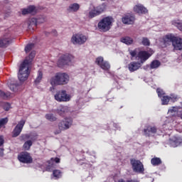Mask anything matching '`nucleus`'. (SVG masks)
Returning a JSON list of instances; mask_svg holds the SVG:
<instances>
[{
	"label": "nucleus",
	"mask_w": 182,
	"mask_h": 182,
	"mask_svg": "<svg viewBox=\"0 0 182 182\" xmlns=\"http://www.w3.org/2000/svg\"><path fill=\"white\" fill-rule=\"evenodd\" d=\"M46 21V18L43 16H39L38 18H33L30 21L31 25H33V26H36L38 23H43V22Z\"/></svg>",
	"instance_id": "nucleus-20"
},
{
	"label": "nucleus",
	"mask_w": 182,
	"mask_h": 182,
	"mask_svg": "<svg viewBox=\"0 0 182 182\" xmlns=\"http://www.w3.org/2000/svg\"><path fill=\"white\" fill-rule=\"evenodd\" d=\"M70 41L73 45H83L87 41V36L82 33H75L73 35Z\"/></svg>",
	"instance_id": "nucleus-7"
},
{
	"label": "nucleus",
	"mask_w": 182,
	"mask_h": 182,
	"mask_svg": "<svg viewBox=\"0 0 182 182\" xmlns=\"http://www.w3.org/2000/svg\"><path fill=\"white\" fill-rule=\"evenodd\" d=\"M140 68H141V64L140 62L132 61L128 65V69L131 73L139 70Z\"/></svg>",
	"instance_id": "nucleus-18"
},
{
	"label": "nucleus",
	"mask_w": 182,
	"mask_h": 182,
	"mask_svg": "<svg viewBox=\"0 0 182 182\" xmlns=\"http://www.w3.org/2000/svg\"><path fill=\"white\" fill-rule=\"evenodd\" d=\"M154 179L152 180V182H154Z\"/></svg>",
	"instance_id": "nucleus-53"
},
{
	"label": "nucleus",
	"mask_w": 182,
	"mask_h": 182,
	"mask_svg": "<svg viewBox=\"0 0 182 182\" xmlns=\"http://www.w3.org/2000/svg\"><path fill=\"white\" fill-rule=\"evenodd\" d=\"M33 144V142L31 140L26 141L23 145V149L25 150H30L31 146Z\"/></svg>",
	"instance_id": "nucleus-32"
},
{
	"label": "nucleus",
	"mask_w": 182,
	"mask_h": 182,
	"mask_svg": "<svg viewBox=\"0 0 182 182\" xmlns=\"http://www.w3.org/2000/svg\"><path fill=\"white\" fill-rule=\"evenodd\" d=\"M28 14H36V7L35 6H29L27 9L22 10L23 15H28Z\"/></svg>",
	"instance_id": "nucleus-24"
},
{
	"label": "nucleus",
	"mask_w": 182,
	"mask_h": 182,
	"mask_svg": "<svg viewBox=\"0 0 182 182\" xmlns=\"http://www.w3.org/2000/svg\"><path fill=\"white\" fill-rule=\"evenodd\" d=\"M169 100H171L172 102H176V100H177V95H171L169 97Z\"/></svg>",
	"instance_id": "nucleus-45"
},
{
	"label": "nucleus",
	"mask_w": 182,
	"mask_h": 182,
	"mask_svg": "<svg viewBox=\"0 0 182 182\" xmlns=\"http://www.w3.org/2000/svg\"><path fill=\"white\" fill-rule=\"evenodd\" d=\"M18 159L21 163H24L25 164H31L33 159L31 156V154L28 152H21L18 156Z\"/></svg>",
	"instance_id": "nucleus-10"
},
{
	"label": "nucleus",
	"mask_w": 182,
	"mask_h": 182,
	"mask_svg": "<svg viewBox=\"0 0 182 182\" xmlns=\"http://www.w3.org/2000/svg\"><path fill=\"white\" fill-rule=\"evenodd\" d=\"M127 182H139L137 180H129Z\"/></svg>",
	"instance_id": "nucleus-50"
},
{
	"label": "nucleus",
	"mask_w": 182,
	"mask_h": 182,
	"mask_svg": "<svg viewBox=\"0 0 182 182\" xmlns=\"http://www.w3.org/2000/svg\"><path fill=\"white\" fill-rule=\"evenodd\" d=\"M35 52H31L29 56L21 65L18 74L20 82H25L29 77V67L31 66V63H32L33 58H35Z\"/></svg>",
	"instance_id": "nucleus-1"
},
{
	"label": "nucleus",
	"mask_w": 182,
	"mask_h": 182,
	"mask_svg": "<svg viewBox=\"0 0 182 182\" xmlns=\"http://www.w3.org/2000/svg\"><path fill=\"white\" fill-rule=\"evenodd\" d=\"M134 12H136V14H147V9L144 7L141 4H136L134 7Z\"/></svg>",
	"instance_id": "nucleus-23"
},
{
	"label": "nucleus",
	"mask_w": 182,
	"mask_h": 182,
	"mask_svg": "<svg viewBox=\"0 0 182 182\" xmlns=\"http://www.w3.org/2000/svg\"><path fill=\"white\" fill-rule=\"evenodd\" d=\"M106 8H107V6L105 3H102V4L97 6H95V9L97 10V14H99L100 15L101 14H103V12H105V11H106Z\"/></svg>",
	"instance_id": "nucleus-26"
},
{
	"label": "nucleus",
	"mask_w": 182,
	"mask_h": 182,
	"mask_svg": "<svg viewBox=\"0 0 182 182\" xmlns=\"http://www.w3.org/2000/svg\"><path fill=\"white\" fill-rule=\"evenodd\" d=\"M95 63H97L101 69H103V70H109V69H110V64L109 62L105 61L103 57L97 58Z\"/></svg>",
	"instance_id": "nucleus-12"
},
{
	"label": "nucleus",
	"mask_w": 182,
	"mask_h": 182,
	"mask_svg": "<svg viewBox=\"0 0 182 182\" xmlns=\"http://www.w3.org/2000/svg\"><path fill=\"white\" fill-rule=\"evenodd\" d=\"M3 107H4V110H6V112H8L9 110V109H11V104L6 102L4 104Z\"/></svg>",
	"instance_id": "nucleus-43"
},
{
	"label": "nucleus",
	"mask_w": 182,
	"mask_h": 182,
	"mask_svg": "<svg viewBox=\"0 0 182 182\" xmlns=\"http://www.w3.org/2000/svg\"><path fill=\"white\" fill-rule=\"evenodd\" d=\"M160 61L155 60L151 63L150 68L151 69H157L160 66Z\"/></svg>",
	"instance_id": "nucleus-33"
},
{
	"label": "nucleus",
	"mask_w": 182,
	"mask_h": 182,
	"mask_svg": "<svg viewBox=\"0 0 182 182\" xmlns=\"http://www.w3.org/2000/svg\"><path fill=\"white\" fill-rule=\"evenodd\" d=\"M129 53L132 58H136V56H137V49L130 50Z\"/></svg>",
	"instance_id": "nucleus-44"
},
{
	"label": "nucleus",
	"mask_w": 182,
	"mask_h": 182,
	"mask_svg": "<svg viewBox=\"0 0 182 182\" xmlns=\"http://www.w3.org/2000/svg\"><path fill=\"white\" fill-rule=\"evenodd\" d=\"M142 45H144V46H149L150 45V41H149V38L146 37L142 38Z\"/></svg>",
	"instance_id": "nucleus-40"
},
{
	"label": "nucleus",
	"mask_w": 182,
	"mask_h": 182,
	"mask_svg": "<svg viewBox=\"0 0 182 182\" xmlns=\"http://www.w3.org/2000/svg\"><path fill=\"white\" fill-rule=\"evenodd\" d=\"M169 144L171 147H178V146H182V137L178 136H174L169 139Z\"/></svg>",
	"instance_id": "nucleus-15"
},
{
	"label": "nucleus",
	"mask_w": 182,
	"mask_h": 182,
	"mask_svg": "<svg viewBox=\"0 0 182 182\" xmlns=\"http://www.w3.org/2000/svg\"><path fill=\"white\" fill-rule=\"evenodd\" d=\"M172 25L173 26H176L178 31H181L182 32V21L180 20H173L172 21Z\"/></svg>",
	"instance_id": "nucleus-28"
},
{
	"label": "nucleus",
	"mask_w": 182,
	"mask_h": 182,
	"mask_svg": "<svg viewBox=\"0 0 182 182\" xmlns=\"http://www.w3.org/2000/svg\"><path fill=\"white\" fill-rule=\"evenodd\" d=\"M101 1H106V0H101Z\"/></svg>",
	"instance_id": "nucleus-54"
},
{
	"label": "nucleus",
	"mask_w": 182,
	"mask_h": 182,
	"mask_svg": "<svg viewBox=\"0 0 182 182\" xmlns=\"http://www.w3.org/2000/svg\"><path fill=\"white\" fill-rule=\"evenodd\" d=\"M75 57L72 54H64L61 55L58 61L59 68L63 66H70L73 63Z\"/></svg>",
	"instance_id": "nucleus-4"
},
{
	"label": "nucleus",
	"mask_w": 182,
	"mask_h": 182,
	"mask_svg": "<svg viewBox=\"0 0 182 182\" xmlns=\"http://www.w3.org/2000/svg\"><path fill=\"white\" fill-rule=\"evenodd\" d=\"M8 123V118H2L0 119V129L4 126V124H6Z\"/></svg>",
	"instance_id": "nucleus-42"
},
{
	"label": "nucleus",
	"mask_w": 182,
	"mask_h": 182,
	"mask_svg": "<svg viewBox=\"0 0 182 182\" xmlns=\"http://www.w3.org/2000/svg\"><path fill=\"white\" fill-rule=\"evenodd\" d=\"M5 140L4 139V136H0V146H2Z\"/></svg>",
	"instance_id": "nucleus-46"
},
{
	"label": "nucleus",
	"mask_w": 182,
	"mask_h": 182,
	"mask_svg": "<svg viewBox=\"0 0 182 182\" xmlns=\"http://www.w3.org/2000/svg\"><path fill=\"white\" fill-rule=\"evenodd\" d=\"M114 126H117V124H114Z\"/></svg>",
	"instance_id": "nucleus-52"
},
{
	"label": "nucleus",
	"mask_w": 182,
	"mask_h": 182,
	"mask_svg": "<svg viewBox=\"0 0 182 182\" xmlns=\"http://www.w3.org/2000/svg\"><path fill=\"white\" fill-rule=\"evenodd\" d=\"M21 140H28L30 139V140L33 143V141L38 139V134L36 133L22 134L21 136Z\"/></svg>",
	"instance_id": "nucleus-19"
},
{
	"label": "nucleus",
	"mask_w": 182,
	"mask_h": 182,
	"mask_svg": "<svg viewBox=\"0 0 182 182\" xmlns=\"http://www.w3.org/2000/svg\"><path fill=\"white\" fill-rule=\"evenodd\" d=\"M52 86H60L69 83V75L65 73H58L50 80Z\"/></svg>",
	"instance_id": "nucleus-2"
},
{
	"label": "nucleus",
	"mask_w": 182,
	"mask_h": 182,
	"mask_svg": "<svg viewBox=\"0 0 182 182\" xmlns=\"http://www.w3.org/2000/svg\"><path fill=\"white\" fill-rule=\"evenodd\" d=\"M0 156L2 157L4 156V149L0 148Z\"/></svg>",
	"instance_id": "nucleus-49"
},
{
	"label": "nucleus",
	"mask_w": 182,
	"mask_h": 182,
	"mask_svg": "<svg viewBox=\"0 0 182 182\" xmlns=\"http://www.w3.org/2000/svg\"><path fill=\"white\" fill-rule=\"evenodd\" d=\"M116 182H126V181H124L123 179H119L118 181H116Z\"/></svg>",
	"instance_id": "nucleus-51"
},
{
	"label": "nucleus",
	"mask_w": 182,
	"mask_h": 182,
	"mask_svg": "<svg viewBox=\"0 0 182 182\" xmlns=\"http://www.w3.org/2000/svg\"><path fill=\"white\" fill-rule=\"evenodd\" d=\"M51 33L54 36H58V31H56V30H52Z\"/></svg>",
	"instance_id": "nucleus-48"
},
{
	"label": "nucleus",
	"mask_w": 182,
	"mask_h": 182,
	"mask_svg": "<svg viewBox=\"0 0 182 182\" xmlns=\"http://www.w3.org/2000/svg\"><path fill=\"white\" fill-rule=\"evenodd\" d=\"M179 112H181V109H180V107H171L168 110V114L170 117H180V113Z\"/></svg>",
	"instance_id": "nucleus-16"
},
{
	"label": "nucleus",
	"mask_w": 182,
	"mask_h": 182,
	"mask_svg": "<svg viewBox=\"0 0 182 182\" xmlns=\"http://www.w3.org/2000/svg\"><path fill=\"white\" fill-rule=\"evenodd\" d=\"M120 42H122V43H125V45L129 46V45H133V42H134V41L133 40V38L130 37H124L120 39Z\"/></svg>",
	"instance_id": "nucleus-27"
},
{
	"label": "nucleus",
	"mask_w": 182,
	"mask_h": 182,
	"mask_svg": "<svg viewBox=\"0 0 182 182\" xmlns=\"http://www.w3.org/2000/svg\"><path fill=\"white\" fill-rule=\"evenodd\" d=\"M144 133L145 136L149 137L151 134H156V133H157V128H156V127L149 126L146 129H144Z\"/></svg>",
	"instance_id": "nucleus-21"
},
{
	"label": "nucleus",
	"mask_w": 182,
	"mask_h": 182,
	"mask_svg": "<svg viewBox=\"0 0 182 182\" xmlns=\"http://www.w3.org/2000/svg\"><path fill=\"white\" fill-rule=\"evenodd\" d=\"M25 119H21V121L18 122V124L13 130V137H18V136L21 134V133L22 132V129H23V126H25Z\"/></svg>",
	"instance_id": "nucleus-11"
},
{
	"label": "nucleus",
	"mask_w": 182,
	"mask_h": 182,
	"mask_svg": "<svg viewBox=\"0 0 182 182\" xmlns=\"http://www.w3.org/2000/svg\"><path fill=\"white\" fill-rule=\"evenodd\" d=\"M131 164L132 166V170L135 173H143L144 171V166L141 161L136 159H132Z\"/></svg>",
	"instance_id": "nucleus-9"
},
{
	"label": "nucleus",
	"mask_w": 182,
	"mask_h": 182,
	"mask_svg": "<svg viewBox=\"0 0 182 182\" xmlns=\"http://www.w3.org/2000/svg\"><path fill=\"white\" fill-rule=\"evenodd\" d=\"M162 105H168V102H170L169 96H163L161 98Z\"/></svg>",
	"instance_id": "nucleus-37"
},
{
	"label": "nucleus",
	"mask_w": 182,
	"mask_h": 182,
	"mask_svg": "<svg viewBox=\"0 0 182 182\" xmlns=\"http://www.w3.org/2000/svg\"><path fill=\"white\" fill-rule=\"evenodd\" d=\"M33 46H34V44L33 43H30V44H28L26 48H25V52L26 53H29L30 50H32V49H33Z\"/></svg>",
	"instance_id": "nucleus-39"
},
{
	"label": "nucleus",
	"mask_w": 182,
	"mask_h": 182,
	"mask_svg": "<svg viewBox=\"0 0 182 182\" xmlns=\"http://www.w3.org/2000/svg\"><path fill=\"white\" fill-rule=\"evenodd\" d=\"M12 39L11 38V35L7 34L4 36L0 38V48H6L11 45Z\"/></svg>",
	"instance_id": "nucleus-13"
},
{
	"label": "nucleus",
	"mask_w": 182,
	"mask_h": 182,
	"mask_svg": "<svg viewBox=\"0 0 182 182\" xmlns=\"http://www.w3.org/2000/svg\"><path fill=\"white\" fill-rule=\"evenodd\" d=\"M69 107L61 105L57 109V113L59 116H64L66 113L70 112Z\"/></svg>",
	"instance_id": "nucleus-22"
},
{
	"label": "nucleus",
	"mask_w": 182,
	"mask_h": 182,
	"mask_svg": "<svg viewBox=\"0 0 182 182\" xmlns=\"http://www.w3.org/2000/svg\"><path fill=\"white\" fill-rule=\"evenodd\" d=\"M99 13H97V10L96 9V7L94 6L92 9H91L89 12V17L90 18H95L96 16H99Z\"/></svg>",
	"instance_id": "nucleus-29"
},
{
	"label": "nucleus",
	"mask_w": 182,
	"mask_h": 182,
	"mask_svg": "<svg viewBox=\"0 0 182 182\" xmlns=\"http://www.w3.org/2000/svg\"><path fill=\"white\" fill-rule=\"evenodd\" d=\"M43 76V74L42 73V71H38V76L35 80L36 85H38V83H41V80H42Z\"/></svg>",
	"instance_id": "nucleus-34"
},
{
	"label": "nucleus",
	"mask_w": 182,
	"mask_h": 182,
	"mask_svg": "<svg viewBox=\"0 0 182 182\" xmlns=\"http://www.w3.org/2000/svg\"><path fill=\"white\" fill-rule=\"evenodd\" d=\"M151 163L152 166H159V164H161V159L160 158H153L151 159Z\"/></svg>",
	"instance_id": "nucleus-30"
},
{
	"label": "nucleus",
	"mask_w": 182,
	"mask_h": 182,
	"mask_svg": "<svg viewBox=\"0 0 182 182\" xmlns=\"http://www.w3.org/2000/svg\"><path fill=\"white\" fill-rule=\"evenodd\" d=\"M46 119L50 122H56V117L53 114H46Z\"/></svg>",
	"instance_id": "nucleus-35"
},
{
	"label": "nucleus",
	"mask_w": 182,
	"mask_h": 182,
	"mask_svg": "<svg viewBox=\"0 0 182 182\" xmlns=\"http://www.w3.org/2000/svg\"><path fill=\"white\" fill-rule=\"evenodd\" d=\"M122 21L125 25H133L136 18L132 14H127L122 17Z\"/></svg>",
	"instance_id": "nucleus-17"
},
{
	"label": "nucleus",
	"mask_w": 182,
	"mask_h": 182,
	"mask_svg": "<svg viewBox=\"0 0 182 182\" xmlns=\"http://www.w3.org/2000/svg\"><path fill=\"white\" fill-rule=\"evenodd\" d=\"M152 53L150 54V53L147 52V51H139L138 55H137V58L138 59H140V64L143 65V63H144V62H146V60H147V59H149V58H150V56H151Z\"/></svg>",
	"instance_id": "nucleus-14"
},
{
	"label": "nucleus",
	"mask_w": 182,
	"mask_h": 182,
	"mask_svg": "<svg viewBox=\"0 0 182 182\" xmlns=\"http://www.w3.org/2000/svg\"><path fill=\"white\" fill-rule=\"evenodd\" d=\"M98 29L101 31V32H107V31L110 30V26H112V18L105 17L102 18L98 23Z\"/></svg>",
	"instance_id": "nucleus-5"
},
{
	"label": "nucleus",
	"mask_w": 182,
	"mask_h": 182,
	"mask_svg": "<svg viewBox=\"0 0 182 182\" xmlns=\"http://www.w3.org/2000/svg\"><path fill=\"white\" fill-rule=\"evenodd\" d=\"M9 96H11V93L10 92H4V91L0 90V97H2V99H8V97H9Z\"/></svg>",
	"instance_id": "nucleus-38"
},
{
	"label": "nucleus",
	"mask_w": 182,
	"mask_h": 182,
	"mask_svg": "<svg viewBox=\"0 0 182 182\" xmlns=\"http://www.w3.org/2000/svg\"><path fill=\"white\" fill-rule=\"evenodd\" d=\"M51 161H55V163H60V159L59 158H55V159L52 158Z\"/></svg>",
	"instance_id": "nucleus-47"
},
{
	"label": "nucleus",
	"mask_w": 182,
	"mask_h": 182,
	"mask_svg": "<svg viewBox=\"0 0 182 182\" xmlns=\"http://www.w3.org/2000/svg\"><path fill=\"white\" fill-rule=\"evenodd\" d=\"M165 45H168V43H172L175 50H182V38H177L173 34H168L162 38Z\"/></svg>",
	"instance_id": "nucleus-3"
},
{
	"label": "nucleus",
	"mask_w": 182,
	"mask_h": 182,
	"mask_svg": "<svg viewBox=\"0 0 182 182\" xmlns=\"http://www.w3.org/2000/svg\"><path fill=\"white\" fill-rule=\"evenodd\" d=\"M73 124V120H72V118H65L58 123V129L60 131L68 130V129H70Z\"/></svg>",
	"instance_id": "nucleus-8"
},
{
	"label": "nucleus",
	"mask_w": 182,
	"mask_h": 182,
	"mask_svg": "<svg viewBox=\"0 0 182 182\" xmlns=\"http://www.w3.org/2000/svg\"><path fill=\"white\" fill-rule=\"evenodd\" d=\"M156 93H158L159 97H163V96H165L164 95V91H163V90H161L160 88H158L156 90Z\"/></svg>",
	"instance_id": "nucleus-41"
},
{
	"label": "nucleus",
	"mask_w": 182,
	"mask_h": 182,
	"mask_svg": "<svg viewBox=\"0 0 182 182\" xmlns=\"http://www.w3.org/2000/svg\"><path fill=\"white\" fill-rule=\"evenodd\" d=\"M53 175L55 178H60V177H62V172L59 170H54L53 171Z\"/></svg>",
	"instance_id": "nucleus-36"
},
{
	"label": "nucleus",
	"mask_w": 182,
	"mask_h": 182,
	"mask_svg": "<svg viewBox=\"0 0 182 182\" xmlns=\"http://www.w3.org/2000/svg\"><path fill=\"white\" fill-rule=\"evenodd\" d=\"M8 85L10 90H11L12 92H18V87L19 86V85L12 82H9Z\"/></svg>",
	"instance_id": "nucleus-31"
},
{
	"label": "nucleus",
	"mask_w": 182,
	"mask_h": 182,
	"mask_svg": "<svg viewBox=\"0 0 182 182\" xmlns=\"http://www.w3.org/2000/svg\"><path fill=\"white\" fill-rule=\"evenodd\" d=\"M54 99L57 102H70L72 99V95L68 94L66 90H60L55 93L54 95Z\"/></svg>",
	"instance_id": "nucleus-6"
},
{
	"label": "nucleus",
	"mask_w": 182,
	"mask_h": 182,
	"mask_svg": "<svg viewBox=\"0 0 182 182\" xmlns=\"http://www.w3.org/2000/svg\"><path fill=\"white\" fill-rule=\"evenodd\" d=\"M79 8H80V6L77 3H74L68 6V12H77Z\"/></svg>",
	"instance_id": "nucleus-25"
}]
</instances>
